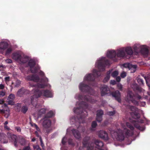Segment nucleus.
Wrapping results in <instances>:
<instances>
[{"instance_id": "62", "label": "nucleus", "mask_w": 150, "mask_h": 150, "mask_svg": "<svg viewBox=\"0 0 150 150\" xmlns=\"http://www.w3.org/2000/svg\"><path fill=\"white\" fill-rule=\"evenodd\" d=\"M40 75H42L44 74L43 72L42 71H40Z\"/></svg>"}, {"instance_id": "59", "label": "nucleus", "mask_w": 150, "mask_h": 150, "mask_svg": "<svg viewBox=\"0 0 150 150\" xmlns=\"http://www.w3.org/2000/svg\"><path fill=\"white\" fill-rule=\"evenodd\" d=\"M138 99H140L141 98V97L139 96H138L136 97Z\"/></svg>"}, {"instance_id": "49", "label": "nucleus", "mask_w": 150, "mask_h": 150, "mask_svg": "<svg viewBox=\"0 0 150 150\" xmlns=\"http://www.w3.org/2000/svg\"><path fill=\"white\" fill-rule=\"evenodd\" d=\"M115 114L114 112H108V114L109 115H112Z\"/></svg>"}, {"instance_id": "16", "label": "nucleus", "mask_w": 150, "mask_h": 150, "mask_svg": "<svg viewBox=\"0 0 150 150\" xmlns=\"http://www.w3.org/2000/svg\"><path fill=\"white\" fill-rule=\"evenodd\" d=\"M109 88L106 85L103 86L101 88V95L102 96H104L110 93Z\"/></svg>"}, {"instance_id": "40", "label": "nucleus", "mask_w": 150, "mask_h": 150, "mask_svg": "<svg viewBox=\"0 0 150 150\" xmlns=\"http://www.w3.org/2000/svg\"><path fill=\"white\" fill-rule=\"evenodd\" d=\"M117 87L118 89H119L120 91L122 90V85L120 83H118L117 85Z\"/></svg>"}, {"instance_id": "1", "label": "nucleus", "mask_w": 150, "mask_h": 150, "mask_svg": "<svg viewBox=\"0 0 150 150\" xmlns=\"http://www.w3.org/2000/svg\"><path fill=\"white\" fill-rule=\"evenodd\" d=\"M107 61L104 57L100 58L97 60L95 64V67L98 69L99 71L94 69L93 71L92 75L91 74H87L85 76L83 82L79 84V88L80 90L82 91H87V89H89V87L85 84L84 82L93 80L95 77L100 76V72L105 70V65L107 64Z\"/></svg>"}, {"instance_id": "63", "label": "nucleus", "mask_w": 150, "mask_h": 150, "mask_svg": "<svg viewBox=\"0 0 150 150\" xmlns=\"http://www.w3.org/2000/svg\"><path fill=\"white\" fill-rule=\"evenodd\" d=\"M35 139L34 138H33L32 139V140L31 141H32V142H33L35 141Z\"/></svg>"}, {"instance_id": "15", "label": "nucleus", "mask_w": 150, "mask_h": 150, "mask_svg": "<svg viewBox=\"0 0 150 150\" xmlns=\"http://www.w3.org/2000/svg\"><path fill=\"white\" fill-rule=\"evenodd\" d=\"M124 66L126 68H128L131 70V73L135 72L136 70L137 66L136 65H133L130 64H124Z\"/></svg>"}, {"instance_id": "18", "label": "nucleus", "mask_w": 150, "mask_h": 150, "mask_svg": "<svg viewBox=\"0 0 150 150\" xmlns=\"http://www.w3.org/2000/svg\"><path fill=\"white\" fill-rule=\"evenodd\" d=\"M15 96L12 94H10L8 97L7 100L8 104L11 105H13L14 104V100L15 99Z\"/></svg>"}, {"instance_id": "43", "label": "nucleus", "mask_w": 150, "mask_h": 150, "mask_svg": "<svg viewBox=\"0 0 150 150\" xmlns=\"http://www.w3.org/2000/svg\"><path fill=\"white\" fill-rule=\"evenodd\" d=\"M66 139L67 138L66 137H64L63 138L62 141V144H64L65 143L66 140Z\"/></svg>"}, {"instance_id": "12", "label": "nucleus", "mask_w": 150, "mask_h": 150, "mask_svg": "<svg viewBox=\"0 0 150 150\" xmlns=\"http://www.w3.org/2000/svg\"><path fill=\"white\" fill-rule=\"evenodd\" d=\"M28 65L30 67V70L32 73H35L38 71V70L39 68L38 67H35V62L33 60H30Z\"/></svg>"}, {"instance_id": "19", "label": "nucleus", "mask_w": 150, "mask_h": 150, "mask_svg": "<svg viewBox=\"0 0 150 150\" xmlns=\"http://www.w3.org/2000/svg\"><path fill=\"white\" fill-rule=\"evenodd\" d=\"M106 55L108 57L110 58H113L116 57L115 51L112 50L108 51L106 54Z\"/></svg>"}, {"instance_id": "14", "label": "nucleus", "mask_w": 150, "mask_h": 150, "mask_svg": "<svg viewBox=\"0 0 150 150\" xmlns=\"http://www.w3.org/2000/svg\"><path fill=\"white\" fill-rule=\"evenodd\" d=\"M98 134L100 137L105 140H107L108 139L109 137L108 134L105 131H100L98 132Z\"/></svg>"}, {"instance_id": "26", "label": "nucleus", "mask_w": 150, "mask_h": 150, "mask_svg": "<svg viewBox=\"0 0 150 150\" xmlns=\"http://www.w3.org/2000/svg\"><path fill=\"white\" fill-rule=\"evenodd\" d=\"M111 71H109L107 72V75L103 80V82H106L109 80Z\"/></svg>"}, {"instance_id": "51", "label": "nucleus", "mask_w": 150, "mask_h": 150, "mask_svg": "<svg viewBox=\"0 0 150 150\" xmlns=\"http://www.w3.org/2000/svg\"><path fill=\"white\" fill-rule=\"evenodd\" d=\"M7 63H11L12 62V61L10 59H7L5 61Z\"/></svg>"}, {"instance_id": "10", "label": "nucleus", "mask_w": 150, "mask_h": 150, "mask_svg": "<svg viewBox=\"0 0 150 150\" xmlns=\"http://www.w3.org/2000/svg\"><path fill=\"white\" fill-rule=\"evenodd\" d=\"M115 52L116 57L120 58L126 57V54L123 47L115 51Z\"/></svg>"}, {"instance_id": "8", "label": "nucleus", "mask_w": 150, "mask_h": 150, "mask_svg": "<svg viewBox=\"0 0 150 150\" xmlns=\"http://www.w3.org/2000/svg\"><path fill=\"white\" fill-rule=\"evenodd\" d=\"M133 48L135 52H144L147 54L148 53V48L145 45H140L139 44H135L133 46Z\"/></svg>"}, {"instance_id": "50", "label": "nucleus", "mask_w": 150, "mask_h": 150, "mask_svg": "<svg viewBox=\"0 0 150 150\" xmlns=\"http://www.w3.org/2000/svg\"><path fill=\"white\" fill-rule=\"evenodd\" d=\"M23 150H31L30 149V148L29 146H28L25 147L23 149Z\"/></svg>"}, {"instance_id": "17", "label": "nucleus", "mask_w": 150, "mask_h": 150, "mask_svg": "<svg viewBox=\"0 0 150 150\" xmlns=\"http://www.w3.org/2000/svg\"><path fill=\"white\" fill-rule=\"evenodd\" d=\"M124 50L126 54V57L128 55H132L133 53V51L131 47L127 46L123 47Z\"/></svg>"}, {"instance_id": "54", "label": "nucleus", "mask_w": 150, "mask_h": 150, "mask_svg": "<svg viewBox=\"0 0 150 150\" xmlns=\"http://www.w3.org/2000/svg\"><path fill=\"white\" fill-rule=\"evenodd\" d=\"M137 122L138 123H142L143 122V121L141 119H139V120H137Z\"/></svg>"}, {"instance_id": "39", "label": "nucleus", "mask_w": 150, "mask_h": 150, "mask_svg": "<svg viewBox=\"0 0 150 150\" xmlns=\"http://www.w3.org/2000/svg\"><path fill=\"white\" fill-rule=\"evenodd\" d=\"M88 96V98H89V99H88V97H84V99L85 100H86L87 101H89L90 102H92V100H91V98H90V97L89 96Z\"/></svg>"}, {"instance_id": "5", "label": "nucleus", "mask_w": 150, "mask_h": 150, "mask_svg": "<svg viewBox=\"0 0 150 150\" xmlns=\"http://www.w3.org/2000/svg\"><path fill=\"white\" fill-rule=\"evenodd\" d=\"M8 136H10L8 137L9 139L11 141L14 142V145L16 147L17 146L18 143H19L21 145H24L25 144V140L22 137H18L16 135H11L9 133L8 134Z\"/></svg>"}, {"instance_id": "13", "label": "nucleus", "mask_w": 150, "mask_h": 150, "mask_svg": "<svg viewBox=\"0 0 150 150\" xmlns=\"http://www.w3.org/2000/svg\"><path fill=\"white\" fill-rule=\"evenodd\" d=\"M48 79L45 78V80H42L41 82V84H38L37 85H33L31 84V83H30V85L32 87H34L35 88H44L46 86V85L44 84V83H46L48 81Z\"/></svg>"}, {"instance_id": "32", "label": "nucleus", "mask_w": 150, "mask_h": 150, "mask_svg": "<svg viewBox=\"0 0 150 150\" xmlns=\"http://www.w3.org/2000/svg\"><path fill=\"white\" fill-rule=\"evenodd\" d=\"M6 94V92L5 91H0V98L5 96Z\"/></svg>"}, {"instance_id": "28", "label": "nucleus", "mask_w": 150, "mask_h": 150, "mask_svg": "<svg viewBox=\"0 0 150 150\" xmlns=\"http://www.w3.org/2000/svg\"><path fill=\"white\" fill-rule=\"evenodd\" d=\"M136 123L134 124V126L136 128H137L139 130L141 131H143L145 129V128L144 127H141L139 125H136Z\"/></svg>"}, {"instance_id": "61", "label": "nucleus", "mask_w": 150, "mask_h": 150, "mask_svg": "<svg viewBox=\"0 0 150 150\" xmlns=\"http://www.w3.org/2000/svg\"><path fill=\"white\" fill-rule=\"evenodd\" d=\"M35 134L37 137H39L37 131L35 132Z\"/></svg>"}, {"instance_id": "6", "label": "nucleus", "mask_w": 150, "mask_h": 150, "mask_svg": "<svg viewBox=\"0 0 150 150\" xmlns=\"http://www.w3.org/2000/svg\"><path fill=\"white\" fill-rule=\"evenodd\" d=\"M125 125V124L123 123H121V127L123 129L124 132H125V134L127 135H132L133 134V132L132 130L134 129V127L130 125L129 123H127L126 124V125L127 126V127L129 128L131 130H129L127 129H126Z\"/></svg>"}, {"instance_id": "35", "label": "nucleus", "mask_w": 150, "mask_h": 150, "mask_svg": "<svg viewBox=\"0 0 150 150\" xmlns=\"http://www.w3.org/2000/svg\"><path fill=\"white\" fill-rule=\"evenodd\" d=\"M54 115V113L52 111H50L47 114V116L48 117H51Z\"/></svg>"}, {"instance_id": "27", "label": "nucleus", "mask_w": 150, "mask_h": 150, "mask_svg": "<svg viewBox=\"0 0 150 150\" xmlns=\"http://www.w3.org/2000/svg\"><path fill=\"white\" fill-rule=\"evenodd\" d=\"M46 112V110L45 109L42 108L38 112V114L39 115V116H40V115L42 114L45 113Z\"/></svg>"}, {"instance_id": "64", "label": "nucleus", "mask_w": 150, "mask_h": 150, "mask_svg": "<svg viewBox=\"0 0 150 150\" xmlns=\"http://www.w3.org/2000/svg\"><path fill=\"white\" fill-rule=\"evenodd\" d=\"M82 105H84V107H86V104H83L82 103Z\"/></svg>"}, {"instance_id": "7", "label": "nucleus", "mask_w": 150, "mask_h": 150, "mask_svg": "<svg viewBox=\"0 0 150 150\" xmlns=\"http://www.w3.org/2000/svg\"><path fill=\"white\" fill-rule=\"evenodd\" d=\"M42 125L44 128V130L47 132H49L50 131V127L51 125V122L47 117H45L43 119Z\"/></svg>"}, {"instance_id": "29", "label": "nucleus", "mask_w": 150, "mask_h": 150, "mask_svg": "<svg viewBox=\"0 0 150 150\" xmlns=\"http://www.w3.org/2000/svg\"><path fill=\"white\" fill-rule=\"evenodd\" d=\"M9 111H10V110H9V108L7 109V110H5V113H4L5 114V117L6 118H7L8 117V116H9V115H10Z\"/></svg>"}, {"instance_id": "9", "label": "nucleus", "mask_w": 150, "mask_h": 150, "mask_svg": "<svg viewBox=\"0 0 150 150\" xmlns=\"http://www.w3.org/2000/svg\"><path fill=\"white\" fill-rule=\"evenodd\" d=\"M111 135L114 136L116 139L118 140H123L124 139V137L122 131L120 129H118L116 132L113 131H110Z\"/></svg>"}, {"instance_id": "48", "label": "nucleus", "mask_w": 150, "mask_h": 150, "mask_svg": "<svg viewBox=\"0 0 150 150\" xmlns=\"http://www.w3.org/2000/svg\"><path fill=\"white\" fill-rule=\"evenodd\" d=\"M5 88V85L2 84H0V89H3Z\"/></svg>"}, {"instance_id": "45", "label": "nucleus", "mask_w": 150, "mask_h": 150, "mask_svg": "<svg viewBox=\"0 0 150 150\" xmlns=\"http://www.w3.org/2000/svg\"><path fill=\"white\" fill-rule=\"evenodd\" d=\"M33 147L34 149H36V150H41L38 145L33 146Z\"/></svg>"}, {"instance_id": "46", "label": "nucleus", "mask_w": 150, "mask_h": 150, "mask_svg": "<svg viewBox=\"0 0 150 150\" xmlns=\"http://www.w3.org/2000/svg\"><path fill=\"white\" fill-rule=\"evenodd\" d=\"M32 126H33L35 128H36V129L38 131H39L40 129H39V128L38 127L37 125H36L34 124L32 125Z\"/></svg>"}, {"instance_id": "53", "label": "nucleus", "mask_w": 150, "mask_h": 150, "mask_svg": "<svg viewBox=\"0 0 150 150\" xmlns=\"http://www.w3.org/2000/svg\"><path fill=\"white\" fill-rule=\"evenodd\" d=\"M40 142H41V145L43 147V144L42 142V139L40 137Z\"/></svg>"}, {"instance_id": "56", "label": "nucleus", "mask_w": 150, "mask_h": 150, "mask_svg": "<svg viewBox=\"0 0 150 150\" xmlns=\"http://www.w3.org/2000/svg\"><path fill=\"white\" fill-rule=\"evenodd\" d=\"M116 80L117 81L119 82L120 80V77H117L116 78Z\"/></svg>"}, {"instance_id": "34", "label": "nucleus", "mask_w": 150, "mask_h": 150, "mask_svg": "<svg viewBox=\"0 0 150 150\" xmlns=\"http://www.w3.org/2000/svg\"><path fill=\"white\" fill-rule=\"evenodd\" d=\"M4 79L6 84L8 85V82L9 81L11 80L10 77L9 76L6 77Z\"/></svg>"}, {"instance_id": "24", "label": "nucleus", "mask_w": 150, "mask_h": 150, "mask_svg": "<svg viewBox=\"0 0 150 150\" xmlns=\"http://www.w3.org/2000/svg\"><path fill=\"white\" fill-rule=\"evenodd\" d=\"M72 131L74 135L76 138L79 139L80 138V134L78 130L73 129Z\"/></svg>"}, {"instance_id": "33", "label": "nucleus", "mask_w": 150, "mask_h": 150, "mask_svg": "<svg viewBox=\"0 0 150 150\" xmlns=\"http://www.w3.org/2000/svg\"><path fill=\"white\" fill-rule=\"evenodd\" d=\"M81 110V108H74V111L75 113H79L80 114V113L79 112L80 111V110Z\"/></svg>"}, {"instance_id": "52", "label": "nucleus", "mask_w": 150, "mask_h": 150, "mask_svg": "<svg viewBox=\"0 0 150 150\" xmlns=\"http://www.w3.org/2000/svg\"><path fill=\"white\" fill-rule=\"evenodd\" d=\"M110 83L113 85H114L116 83V82L114 80H111L110 81Z\"/></svg>"}, {"instance_id": "41", "label": "nucleus", "mask_w": 150, "mask_h": 150, "mask_svg": "<svg viewBox=\"0 0 150 150\" xmlns=\"http://www.w3.org/2000/svg\"><path fill=\"white\" fill-rule=\"evenodd\" d=\"M21 83V82L19 80H17L16 81V84L15 85V87H18Z\"/></svg>"}, {"instance_id": "44", "label": "nucleus", "mask_w": 150, "mask_h": 150, "mask_svg": "<svg viewBox=\"0 0 150 150\" xmlns=\"http://www.w3.org/2000/svg\"><path fill=\"white\" fill-rule=\"evenodd\" d=\"M121 76L122 78H124L126 76V74L125 72H122L121 74Z\"/></svg>"}, {"instance_id": "21", "label": "nucleus", "mask_w": 150, "mask_h": 150, "mask_svg": "<svg viewBox=\"0 0 150 150\" xmlns=\"http://www.w3.org/2000/svg\"><path fill=\"white\" fill-rule=\"evenodd\" d=\"M112 95L115 98V99H116L118 101L120 102L121 101V99L120 98V94L119 91H117L115 92L112 93Z\"/></svg>"}, {"instance_id": "60", "label": "nucleus", "mask_w": 150, "mask_h": 150, "mask_svg": "<svg viewBox=\"0 0 150 150\" xmlns=\"http://www.w3.org/2000/svg\"><path fill=\"white\" fill-rule=\"evenodd\" d=\"M76 99H81V96H79L78 97L77 96H76Z\"/></svg>"}, {"instance_id": "25", "label": "nucleus", "mask_w": 150, "mask_h": 150, "mask_svg": "<svg viewBox=\"0 0 150 150\" xmlns=\"http://www.w3.org/2000/svg\"><path fill=\"white\" fill-rule=\"evenodd\" d=\"M132 87L134 89H136L138 90V91L139 92H142L144 91V90L142 89L141 88L137 86V84L134 83V84L132 85Z\"/></svg>"}, {"instance_id": "57", "label": "nucleus", "mask_w": 150, "mask_h": 150, "mask_svg": "<svg viewBox=\"0 0 150 150\" xmlns=\"http://www.w3.org/2000/svg\"><path fill=\"white\" fill-rule=\"evenodd\" d=\"M5 110H4L2 109V110H0V112L1 113H5Z\"/></svg>"}, {"instance_id": "30", "label": "nucleus", "mask_w": 150, "mask_h": 150, "mask_svg": "<svg viewBox=\"0 0 150 150\" xmlns=\"http://www.w3.org/2000/svg\"><path fill=\"white\" fill-rule=\"evenodd\" d=\"M24 93V89L23 88H21L17 92V94L19 96H21V95Z\"/></svg>"}, {"instance_id": "47", "label": "nucleus", "mask_w": 150, "mask_h": 150, "mask_svg": "<svg viewBox=\"0 0 150 150\" xmlns=\"http://www.w3.org/2000/svg\"><path fill=\"white\" fill-rule=\"evenodd\" d=\"M12 51V50L11 48H9L8 49L6 52V54H8L9 53H10L11 51Z\"/></svg>"}, {"instance_id": "42", "label": "nucleus", "mask_w": 150, "mask_h": 150, "mask_svg": "<svg viewBox=\"0 0 150 150\" xmlns=\"http://www.w3.org/2000/svg\"><path fill=\"white\" fill-rule=\"evenodd\" d=\"M91 126L92 128L95 127L97 126L96 122L95 121L93 122Z\"/></svg>"}, {"instance_id": "20", "label": "nucleus", "mask_w": 150, "mask_h": 150, "mask_svg": "<svg viewBox=\"0 0 150 150\" xmlns=\"http://www.w3.org/2000/svg\"><path fill=\"white\" fill-rule=\"evenodd\" d=\"M8 46V43L6 41L0 42V51H3L6 49Z\"/></svg>"}, {"instance_id": "11", "label": "nucleus", "mask_w": 150, "mask_h": 150, "mask_svg": "<svg viewBox=\"0 0 150 150\" xmlns=\"http://www.w3.org/2000/svg\"><path fill=\"white\" fill-rule=\"evenodd\" d=\"M95 144L96 146V147L95 148L94 150H103L101 149V148L103 146V144L102 142L96 140L95 142ZM90 149L91 150H94V148L91 146H89L88 148V150H90Z\"/></svg>"}, {"instance_id": "22", "label": "nucleus", "mask_w": 150, "mask_h": 150, "mask_svg": "<svg viewBox=\"0 0 150 150\" xmlns=\"http://www.w3.org/2000/svg\"><path fill=\"white\" fill-rule=\"evenodd\" d=\"M26 79L28 81H33L35 82H38L39 80V77L35 76H28L26 77Z\"/></svg>"}, {"instance_id": "23", "label": "nucleus", "mask_w": 150, "mask_h": 150, "mask_svg": "<svg viewBox=\"0 0 150 150\" xmlns=\"http://www.w3.org/2000/svg\"><path fill=\"white\" fill-rule=\"evenodd\" d=\"M103 114V111L102 110H98L97 111L96 120L97 121L100 122L102 120L101 116Z\"/></svg>"}, {"instance_id": "4", "label": "nucleus", "mask_w": 150, "mask_h": 150, "mask_svg": "<svg viewBox=\"0 0 150 150\" xmlns=\"http://www.w3.org/2000/svg\"><path fill=\"white\" fill-rule=\"evenodd\" d=\"M134 95L132 92L131 91H128L127 96L125 98V100L129 103L132 102L136 105H139L140 106H144L145 105V102H138L134 99Z\"/></svg>"}, {"instance_id": "36", "label": "nucleus", "mask_w": 150, "mask_h": 150, "mask_svg": "<svg viewBox=\"0 0 150 150\" xmlns=\"http://www.w3.org/2000/svg\"><path fill=\"white\" fill-rule=\"evenodd\" d=\"M27 110V108L26 107L24 106L22 108L21 111L23 113H25Z\"/></svg>"}, {"instance_id": "2", "label": "nucleus", "mask_w": 150, "mask_h": 150, "mask_svg": "<svg viewBox=\"0 0 150 150\" xmlns=\"http://www.w3.org/2000/svg\"><path fill=\"white\" fill-rule=\"evenodd\" d=\"M34 91V95L31 98V103L33 105H34L33 101H36V99L39 97L40 96H45L47 97H51L52 95L51 93L48 91H40L39 90H37L36 91L33 90Z\"/></svg>"}, {"instance_id": "55", "label": "nucleus", "mask_w": 150, "mask_h": 150, "mask_svg": "<svg viewBox=\"0 0 150 150\" xmlns=\"http://www.w3.org/2000/svg\"><path fill=\"white\" fill-rule=\"evenodd\" d=\"M16 129H17V131L18 132H20L21 131V128L19 127H16Z\"/></svg>"}, {"instance_id": "38", "label": "nucleus", "mask_w": 150, "mask_h": 150, "mask_svg": "<svg viewBox=\"0 0 150 150\" xmlns=\"http://www.w3.org/2000/svg\"><path fill=\"white\" fill-rule=\"evenodd\" d=\"M130 110L133 111H136L137 110V109L134 106H131L130 108Z\"/></svg>"}, {"instance_id": "3", "label": "nucleus", "mask_w": 150, "mask_h": 150, "mask_svg": "<svg viewBox=\"0 0 150 150\" xmlns=\"http://www.w3.org/2000/svg\"><path fill=\"white\" fill-rule=\"evenodd\" d=\"M12 58L16 60H18L22 63L26 62L29 60V57L21 52H16L12 55Z\"/></svg>"}, {"instance_id": "31", "label": "nucleus", "mask_w": 150, "mask_h": 150, "mask_svg": "<svg viewBox=\"0 0 150 150\" xmlns=\"http://www.w3.org/2000/svg\"><path fill=\"white\" fill-rule=\"evenodd\" d=\"M118 72L117 71H113L112 74L111 75L113 77H115L117 76L118 75Z\"/></svg>"}, {"instance_id": "58", "label": "nucleus", "mask_w": 150, "mask_h": 150, "mask_svg": "<svg viewBox=\"0 0 150 150\" xmlns=\"http://www.w3.org/2000/svg\"><path fill=\"white\" fill-rule=\"evenodd\" d=\"M4 103V100L3 99H0V104H3Z\"/></svg>"}, {"instance_id": "37", "label": "nucleus", "mask_w": 150, "mask_h": 150, "mask_svg": "<svg viewBox=\"0 0 150 150\" xmlns=\"http://www.w3.org/2000/svg\"><path fill=\"white\" fill-rule=\"evenodd\" d=\"M137 80L138 83L140 84H143V81L141 79L137 78Z\"/></svg>"}]
</instances>
